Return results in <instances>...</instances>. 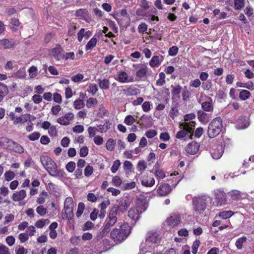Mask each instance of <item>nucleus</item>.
Instances as JSON below:
<instances>
[{
	"mask_svg": "<svg viewBox=\"0 0 254 254\" xmlns=\"http://www.w3.org/2000/svg\"><path fill=\"white\" fill-rule=\"evenodd\" d=\"M137 69L135 73L137 80H144L147 74L148 68L145 64H140L137 65Z\"/></svg>",
	"mask_w": 254,
	"mask_h": 254,
	"instance_id": "nucleus-14",
	"label": "nucleus"
},
{
	"mask_svg": "<svg viewBox=\"0 0 254 254\" xmlns=\"http://www.w3.org/2000/svg\"><path fill=\"white\" fill-rule=\"evenodd\" d=\"M165 74L161 72L159 74V78L156 81V85L159 86H161L164 85L166 83L165 81Z\"/></svg>",
	"mask_w": 254,
	"mask_h": 254,
	"instance_id": "nucleus-36",
	"label": "nucleus"
},
{
	"mask_svg": "<svg viewBox=\"0 0 254 254\" xmlns=\"http://www.w3.org/2000/svg\"><path fill=\"white\" fill-rule=\"evenodd\" d=\"M234 214V213L232 211H224L219 214V216L223 219H226L230 218Z\"/></svg>",
	"mask_w": 254,
	"mask_h": 254,
	"instance_id": "nucleus-42",
	"label": "nucleus"
},
{
	"mask_svg": "<svg viewBox=\"0 0 254 254\" xmlns=\"http://www.w3.org/2000/svg\"><path fill=\"white\" fill-rule=\"evenodd\" d=\"M85 106L84 101L81 99L76 100L73 103V107L76 110L83 108Z\"/></svg>",
	"mask_w": 254,
	"mask_h": 254,
	"instance_id": "nucleus-43",
	"label": "nucleus"
},
{
	"mask_svg": "<svg viewBox=\"0 0 254 254\" xmlns=\"http://www.w3.org/2000/svg\"><path fill=\"white\" fill-rule=\"evenodd\" d=\"M50 220L48 219H40L38 220L36 223L35 226L36 227L38 228H42L44 227L46 224H49L50 223Z\"/></svg>",
	"mask_w": 254,
	"mask_h": 254,
	"instance_id": "nucleus-41",
	"label": "nucleus"
},
{
	"mask_svg": "<svg viewBox=\"0 0 254 254\" xmlns=\"http://www.w3.org/2000/svg\"><path fill=\"white\" fill-rule=\"evenodd\" d=\"M229 194L233 200H238L241 197V192L238 190H231L229 192Z\"/></svg>",
	"mask_w": 254,
	"mask_h": 254,
	"instance_id": "nucleus-39",
	"label": "nucleus"
},
{
	"mask_svg": "<svg viewBox=\"0 0 254 254\" xmlns=\"http://www.w3.org/2000/svg\"><path fill=\"white\" fill-rule=\"evenodd\" d=\"M0 140H1V146L4 147L5 148H6L8 149H9L11 148V147H10V145L12 144V142L13 141L10 139H8L7 138H5V137L0 138Z\"/></svg>",
	"mask_w": 254,
	"mask_h": 254,
	"instance_id": "nucleus-32",
	"label": "nucleus"
},
{
	"mask_svg": "<svg viewBox=\"0 0 254 254\" xmlns=\"http://www.w3.org/2000/svg\"><path fill=\"white\" fill-rule=\"evenodd\" d=\"M110 215L111 213H110L109 214V218L110 219V221L106 224L104 228L102 231V233L104 235L108 234L110 231V228L111 227V223L110 222V221L111 220V217Z\"/></svg>",
	"mask_w": 254,
	"mask_h": 254,
	"instance_id": "nucleus-50",
	"label": "nucleus"
},
{
	"mask_svg": "<svg viewBox=\"0 0 254 254\" xmlns=\"http://www.w3.org/2000/svg\"><path fill=\"white\" fill-rule=\"evenodd\" d=\"M49 55L58 61L64 57L63 50L60 45H57L55 48L51 49L49 51Z\"/></svg>",
	"mask_w": 254,
	"mask_h": 254,
	"instance_id": "nucleus-16",
	"label": "nucleus"
},
{
	"mask_svg": "<svg viewBox=\"0 0 254 254\" xmlns=\"http://www.w3.org/2000/svg\"><path fill=\"white\" fill-rule=\"evenodd\" d=\"M30 115L28 114L23 115L21 117H16L13 122V124L16 125L20 123H24L30 120Z\"/></svg>",
	"mask_w": 254,
	"mask_h": 254,
	"instance_id": "nucleus-29",
	"label": "nucleus"
},
{
	"mask_svg": "<svg viewBox=\"0 0 254 254\" xmlns=\"http://www.w3.org/2000/svg\"><path fill=\"white\" fill-rule=\"evenodd\" d=\"M15 254H26L27 252L22 246H18L15 248Z\"/></svg>",
	"mask_w": 254,
	"mask_h": 254,
	"instance_id": "nucleus-64",
	"label": "nucleus"
},
{
	"mask_svg": "<svg viewBox=\"0 0 254 254\" xmlns=\"http://www.w3.org/2000/svg\"><path fill=\"white\" fill-rule=\"evenodd\" d=\"M181 215L177 213H173L168 217L165 223L169 226L174 227L177 226L181 222Z\"/></svg>",
	"mask_w": 254,
	"mask_h": 254,
	"instance_id": "nucleus-12",
	"label": "nucleus"
},
{
	"mask_svg": "<svg viewBox=\"0 0 254 254\" xmlns=\"http://www.w3.org/2000/svg\"><path fill=\"white\" fill-rule=\"evenodd\" d=\"M14 173L11 171H6L4 174L5 180L7 182L12 180L14 178Z\"/></svg>",
	"mask_w": 254,
	"mask_h": 254,
	"instance_id": "nucleus-51",
	"label": "nucleus"
},
{
	"mask_svg": "<svg viewBox=\"0 0 254 254\" xmlns=\"http://www.w3.org/2000/svg\"><path fill=\"white\" fill-rule=\"evenodd\" d=\"M36 232V229L35 226L30 225V226H28L25 233L27 234L29 236H33Z\"/></svg>",
	"mask_w": 254,
	"mask_h": 254,
	"instance_id": "nucleus-58",
	"label": "nucleus"
},
{
	"mask_svg": "<svg viewBox=\"0 0 254 254\" xmlns=\"http://www.w3.org/2000/svg\"><path fill=\"white\" fill-rule=\"evenodd\" d=\"M245 14L250 18L254 14V9L250 5H248L244 9Z\"/></svg>",
	"mask_w": 254,
	"mask_h": 254,
	"instance_id": "nucleus-56",
	"label": "nucleus"
},
{
	"mask_svg": "<svg viewBox=\"0 0 254 254\" xmlns=\"http://www.w3.org/2000/svg\"><path fill=\"white\" fill-rule=\"evenodd\" d=\"M97 104V100L96 98H90L87 99L86 106L88 108L94 107Z\"/></svg>",
	"mask_w": 254,
	"mask_h": 254,
	"instance_id": "nucleus-46",
	"label": "nucleus"
},
{
	"mask_svg": "<svg viewBox=\"0 0 254 254\" xmlns=\"http://www.w3.org/2000/svg\"><path fill=\"white\" fill-rule=\"evenodd\" d=\"M9 149L13 150L14 152L21 154L24 152L23 147L20 145L18 143L13 141L12 144L10 145Z\"/></svg>",
	"mask_w": 254,
	"mask_h": 254,
	"instance_id": "nucleus-27",
	"label": "nucleus"
},
{
	"mask_svg": "<svg viewBox=\"0 0 254 254\" xmlns=\"http://www.w3.org/2000/svg\"><path fill=\"white\" fill-rule=\"evenodd\" d=\"M243 167L247 169H254V156H251L248 159L244 160Z\"/></svg>",
	"mask_w": 254,
	"mask_h": 254,
	"instance_id": "nucleus-26",
	"label": "nucleus"
},
{
	"mask_svg": "<svg viewBox=\"0 0 254 254\" xmlns=\"http://www.w3.org/2000/svg\"><path fill=\"white\" fill-rule=\"evenodd\" d=\"M195 118V115L193 114H189L185 115L184 117V122H193V120H194Z\"/></svg>",
	"mask_w": 254,
	"mask_h": 254,
	"instance_id": "nucleus-59",
	"label": "nucleus"
},
{
	"mask_svg": "<svg viewBox=\"0 0 254 254\" xmlns=\"http://www.w3.org/2000/svg\"><path fill=\"white\" fill-rule=\"evenodd\" d=\"M62 108L61 106L59 105H57L52 107L51 112L53 115L56 116L59 114Z\"/></svg>",
	"mask_w": 254,
	"mask_h": 254,
	"instance_id": "nucleus-63",
	"label": "nucleus"
},
{
	"mask_svg": "<svg viewBox=\"0 0 254 254\" xmlns=\"http://www.w3.org/2000/svg\"><path fill=\"white\" fill-rule=\"evenodd\" d=\"M198 119L200 122L205 123L208 121V116L206 113L203 111H199L198 112Z\"/></svg>",
	"mask_w": 254,
	"mask_h": 254,
	"instance_id": "nucleus-38",
	"label": "nucleus"
},
{
	"mask_svg": "<svg viewBox=\"0 0 254 254\" xmlns=\"http://www.w3.org/2000/svg\"><path fill=\"white\" fill-rule=\"evenodd\" d=\"M146 209L145 203L142 201H138L135 205L129 210L128 216L133 221V223H135L139 219L140 214L143 213Z\"/></svg>",
	"mask_w": 254,
	"mask_h": 254,
	"instance_id": "nucleus-6",
	"label": "nucleus"
},
{
	"mask_svg": "<svg viewBox=\"0 0 254 254\" xmlns=\"http://www.w3.org/2000/svg\"><path fill=\"white\" fill-rule=\"evenodd\" d=\"M217 205L222 206L227 203V198L226 193L222 190H217L213 191Z\"/></svg>",
	"mask_w": 254,
	"mask_h": 254,
	"instance_id": "nucleus-11",
	"label": "nucleus"
},
{
	"mask_svg": "<svg viewBox=\"0 0 254 254\" xmlns=\"http://www.w3.org/2000/svg\"><path fill=\"white\" fill-rule=\"evenodd\" d=\"M141 183L145 187H151L155 184V180L152 177L143 178L141 181Z\"/></svg>",
	"mask_w": 254,
	"mask_h": 254,
	"instance_id": "nucleus-28",
	"label": "nucleus"
},
{
	"mask_svg": "<svg viewBox=\"0 0 254 254\" xmlns=\"http://www.w3.org/2000/svg\"><path fill=\"white\" fill-rule=\"evenodd\" d=\"M199 145L196 142L192 141L188 144L186 147V152L190 154H195L199 150Z\"/></svg>",
	"mask_w": 254,
	"mask_h": 254,
	"instance_id": "nucleus-18",
	"label": "nucleus"
},
{
	"mask_svg": "<svg viewBox=\"0 0 254 254\" xmlns=\"http://www.w3.org/2000/svg\"><path fill=\"white\" fill-rule=\"evenodd\" d=\"M40 160L44 168L51 176L54 177H64V172L58 169L56 163L51 158L47 156H42Z\"/></svg>",
	"mask_w": 254,
	"mask_h": 254,
	"instance_id": "nucleus-2",
	"label": "nucleus"
},
{
	"mask_svg": "<svg viewBox=\"0 0 254 254\" xmlns=\"http://www.w3.org/2000/svg\"><path fill=\"white\" fill-rule=\"evenodd\" d=\"M85 208L84 204L83 202H79L78 205L77 211L76 213L77 217L79 218L82 215Z\"/></svg>",
	"mask_w": 254,
	"mask_h": 254,
	"instance_id": "nucleus-52",
	"label": "nucleus"
},
{
	"mask_svg": "<svg viewBox=\"0 0 254 254\" xmlns=\"http://www.w3.org/2000/svg\"><path fill=\"white\" fill-rule=\"evenodd\" d=\"M171 189L170 186L167 184H164L160 186L158 189L157 192L160 195H167L171 191Z\"/></svg>",
	"mask_w": 254,
	"mask_h": 254,
	"instance_id": "nucleus-22",
	"label": "nucleus"
},
{
	"mask_svg": "<svg viewBox=\"0 0 254 254\" xmlns=\"http://www.w3.org/2000/svg\"><path fill=\"white\" fill-rule=\"evenodd\" d=\"M121 166V162L119 160H116L112 165V173H115Z\"/></svg>",
	"mask_w": 254,
	"mask_h": 254,
	"instance_id": "nucleus-61",
	"label": "nucleus"
},
{
	"mask_svg": "<svg viewBox=\"0 0 254 254\" xmlns=\"http://www.w3.org/2000/svg\"><path fill=\"white\" fill-rule=\"evenodd\" d=\"M212 198L208 195H204L193 199V208L196 214H201L205 209L207 203L211 202Z\"/></svg>",
	"mask_w": 254,
	"mask_h": 254,
	"instance_id": "nucleus-4",
	"label": "nucleus"
},
{
	"mask_svg": "<svg viewBox=\"0 0 254 254\" xmlns=\"http://www.w3.org/2000/svg\"><path fill=\"white\" fill-rule=\"evenodd\" d=\"M27 195L26 192L24 190L16 191L12 194V199L15 202H19L21 205H25L26 201L24 200Z\"/></svg>",
	"mask_w": 254,
	"mask_h": 254,
	"instance_id": "nucleus-10",
	"label": "nucleus"
},
{
	"mask_svg": "<svg viewBox=\"0 0 254 254\" xmlns=\"http://www.w3.org/2000/svg\"><path fill=\"white\" fill-rule=\"evenodd\" d=\"M8 93V89L6 85L0 83V102L2 101L4 97Z\"/></svg>",
	"mask_w": 254,
	"mask_h": 254,
	"instance_id": "nucleus-30",
	"label": "nucleus"
},
{
	"mask_svg": "<svg viewBox=\"0 0 254 254\" xmlns=\"http://www.w3.org/2000/svg\"><path fill=\"white\" fill-rule=\"evenodd\" d=\"M247 237L243 236L238 238L235 243V246L238 250H241L243 248L244 244L246 242Z\"/></svg>",
	"mask_w": 254,
	"mask_h": 254,
	"instance_id": "nucleus-34",
	"label": "nucleus"
},
{
	"mask_svg": "<svg viewBox=\"0 0 254 254\" xmlns=\"http://www.w3.org/2000/svg\"><path fill=\"white\" fill-rule=\"evenodd\" d=\"M123 168L127 177L133 172V165L129 161L126 160L124 162Z\"/></svg>",
	"mask_w": 254,
	"mask_h": 254,
	"instance_id": "nucleus-25",
	"label": "nucleus"
},
{
	"mask_svg": "<svg viewBox=\"0 0 254 254\" xmlns=\"http://www.w3.org/2000/svg\"><path fill=\"white\" fill-rule=\"evenodd\" d=\"M147 168L146 163L145 161H139L137 165V170L140 173H142Z\"/></svg>",
	"mask_w": 254,
	"mask_h": 254,
	"instance_id": "nucleus-45",
	"label": "nucleus"
},
{
	"mask_svg": "<svg viewBox=\"0 0 254 254\" xmlns=\"http://www.w3.org/2000/svg\"><path fill=\"white\" fill-rule=\"evenodd\" d=\"M135 121V120L133 116L128 115L125 118L124 123L128 126H130L134 123Z\"/></svg>",
	"mask_w": 254,
	"mask_h": 254,
	"instance_id": "nucleus-54",
	"label": "nucleus"
},
{
	"mask_svg": "<svg viewBox=\"0 0 254 254\" xmlns=\"http://www.w3.org/2000/svg\"><path fill=\"white\" fill-rule=\"evenodd\" d=\"M159 234L156 231H151L147 233L145 240V248L149 250L155 247L160 241Z\"/></svg>",
	"mask_w": 254,
	"mask_h": 254,
	"instance_id": "nucleus-7",
	"label": "nucleus"
},
{
	"mask_svg": "<svg viewBox=\"0 0 254 254\" xmlns=\"http://www.w3.org/2000/svg\"><path fill=\"white\" fill-rule=\"evenodd\" d=\"M11 28L13 32L17 30V27L20 25L19 20L16 18H12L10 22Z\"/></svg>",
	"mask_w": 254,
	"mask_h": 254,
	"instance_id": "nucleus-40",
	"label": "nucleus"
},
{
	"mask_svg": "<svg viewBox=\"0 0 254 254\" xmlns=\"http://www.w3.org/2000/svg\"><path fill=\"white\" fill-rule=\"evenodd\" d=\"M163 60L162 56H153L149 62V65L153 68L157 67L161 64Z\"/></svg>",
	"mask_w": 254,
	"mask_h": 254,
	"instance_id": "nucleus-20",
	"label": "nucleus"
},
{
	"mask_svg": "<svg viewBox=\"0 0 254 254\" xmlns=\"http://www.w3.org/2000/svg\"><path fill=\"white\" fill-rule=\"evenodd\" d=\"M251 93L247 90H242L240 94L239 97L242 100H246L250 98Z\"/></svg>",
	"mask_w": 254,
	"mask_h": 254,
	"instance_id": "nucleus-44",
	"label": "nucleus"
},
{
	"mask_svg": "<svg viewBox=\"0 0 254 254\" xmlns=\"http://www.w3.org/2000/svg\"><path fill=\"white\" fill-rule=\"evenodd\" d=\"M74 202L71 197H67L64 202V207L62 211L63 219H70L73 216Z\"/></svg>",
	"mask_w": 254,
	"mask_h": 254,
	"instance_id": "nucleus-8",
	"label": "nucleus"
},
{
	"mask_svg": "<svg viewBox=\"0 0 254 254\" xmlns=\"http://www.w3.org/2000/svg\"><path fill=\"white\" fill-rule=\"evenodd\" d=\"M116 78L122 83H128L134 81V77L132 76L128 75L127 73L125 71L119 72Z\"/></svg>",
	"mask_w": 254,
	"mask_h": 254,
	"instance_id": "nucleus-17",
	"label": "nucleus"
},
{
	"mask_svg": "<svg viewBox=\"0 0 254 254\" xmlns=\"http://www.w3.org/2000/svg\"><path fill=\"white\" fill-rule=\"evenodd\" d=\"M74 115L72 112H68L59 118L57 122L61 125L68 126L73 121Z\"/></svg>",
	"mask_w": 254,
	"mask_h": 254,
	"instance_id": "nucleus-15",
	"label": "nucleus"
},
{
	"mask_svg": "<svg viewBox=\"0 0 254 254\" xmlns=\"http://www.w3.org/2000/svg\"><path fill=\"white\" fill-rule=\"evenodd\" d=\"M222 120L220 117L214 118L209 124L208 128V135L210 138L217 136L222 130Z\"/></svg>",
	"mask_w": 254,
	"mask_h": 254,
	"instance_id": "nucleus-5",
	"label": "nucleus"
},
{
	"mask_svg": "<svg viewBox=\"0 0 254 254\" xmlns=\"http://www.w3.org/2000/svg\"><path fill=\"white\" fill-rule=\"evenodd\" d=\"M41 134L39 132H34L27 136V138L31 141H35L38 140Z\"/></svg>",
	"mask_w": 254,
	"mask_h": 254,
	"instance_id": "nucleus-55",
	"label": "nucleus"
},
{
	"mask_svg": "<svg viewBox=\"0 0 254 254\" xmlns=\"http://www.w3.org/2000/svg\"><path fill=\"white\" fill-rule=\"evenodd\" d=\"M201 107L203 111L212 112L213 110V101L211 98L206 97V100L201 103Z\"/></svg>",
	"mask_w": 254,
	"mask_h": 254,
	"instance_id": "nucleus-19",
	"label": "nucleus"
},
{
	"mask_svg": "<svg viewBox=\"0 0 254 254\" xmlns=\"http://www.w3.org/2000/svg\"><path fill=\"white\" fill-rule=\"evenodd\" d=\"M36 211L41 216H44L47 212V209L43 205L38 206L36 208Z\"/></svg>",
	"mask_w": 254,
	"mask_h": 254,
	"instance_id": "nucleus-53",
	"label": "nucleus"
},
{
	"mask_svg": "<svg viewBox=\"0 0 254 254\" xmlns=\"http://www.w3.org/2000/svg\"><path fill=\"white\" fill-rule=\"evenodd\" d=\"M112 16L117 20L118 23L123 27L127 26L130 22L129 17L126 9H123Z\"/></svg>",
	"mask_w": 254,
	"mask_h": 254,
	"instance_id": "nucleus-9",
	"label": "nucleus"
},
{
	"mask_svg": "<svg viewBox=\"0 0 254 254\" xmlns=\"http://www.w3.org/2000/svg\"><path fill=\"white\" fill-rule=\"evenodd\" d=\"M151 104L149 101H146L143 103L142 105V110L144 112H148L151 109Z\"/></svg>",
	"mask_w": 254,
	"mask_h": 254,
	"instance_id": "nucleus-60",
	"label": "nucleus"
},
{
	"mask_svg": "<svg viewBox=\"0 0 254 254\" xmlns=\"http://www.w3.org/2000/svg\"><path fill=\"white\" fill-rule=\"evenodd\" d=\"M195 124V122L180 123L179 127L181 130L176 133V137L178 139L184 137L191 138Z\"/></svg>",
	"mask_w": 254,
	"mask_h": 254,
	"instance_id": "nucleus-3",
	"label": "nucleus"
},
{
	"mask_svg": "<svg viewBox=\"0 0 254 254\" xmlns=\"http://www.w3.org/2000/svg\"><path fill=\"white\" fill-rule=\"evenodd\" d=\"M93 172V167L92 166L88 165L85 167V168L84 169V174L85 176L88 177H89L90 176H91Z\"/></svg>",
	"mask_w": 254,
	"mask_h": 254,
	"instance_id": "nucleus-57",
	"label": "nucleus"
},
{
	"mask_svg": "<svg viewBox=\"0 0 254 254\" xmlns=\"http://www.w3.org/2000/svg\"><path fill=\"white\" fill-rule=\"evenodd\" d=\"M15 45V41L13 39H3L0 40V47L3 49H10Z\"/></svg>",
	"mask_w": 254,
	"mask_h": 254,
	"instance_id": "nucleus-21",
	"label": "nucleus"
},
{
	"mask_svg": "<svg viewBox=\"0 0 254 254\" xmlns=\"http://www.w3.org/2000/svg\"><path fill=\"white\" fill-rule=\"evenodd\" d=\"M38 69L36 66H32L28 69L29 75L30 78H34L38 75Z\"/></svg>",
	"mask_w": 254,
	"mask_h": 254,
	"instance_id": "nucleus-48",
	"label": "nucleus"
},
{
	"mask_svg": "<svg viewBox=\"0 0 254 254\" xmlns=\"http://www.w3.org/2000/svg\"><path fill=\"white\" fill-rule=\"evenodd\" d=\"M98 90V87L97 85L95 84H90L89 85V88L87 89V91L90 93H91L92 95H94L95 94V93Z\"/></svg>",
	"mask_w": 254,
	"mask_h": 254,
	"instance_id": "nucleus-62",
	"label": "nucleus"
},
{
	"mask_svg": "<svg viewBox=\"0 0 254 254\" xmlns=\"http://www.w3.org/2000/svg\"><path fill=\"white\" fill-rule=\"evenodd\" d=\"M15 75L18 78L22 79L25 78L26 76L25 68L24 67L20 68L15 73Z\"/></svg>",
	"mask_w": 254,
	"mask_h": 254,
	"instance_id": "nucleus-47",
	"label": "nucleus"
},
{
	"mask_svg": "<svg viewBox=\"0 0 254 254\" xmlns=\"http://www.w3.org/2000/svg\"><path fill=\"white\" fill-rule=\"evenodd\" d=\"M223 144L213 145L210 151L212 157L214 159H218L222 156L224 152V146Z\"/></svg>",
	"mask_w": 254,
	"mask_h": 254,
	"instance_id": "nucleus-13",
	"label": "nucleus"
},
{
	"mask_svg": "<svg viewBox=\"0 0 254 254\" xmlns=\"http://www.w3.org/2000/svg\"><path fill=\"white\" fill-rule=\"evenodd\" d=\"M170 178L169 180L172 181V186L177 185L182 180V176L178 172H175L170 175Z\"/></svg>",
	"mask_w": 254,
	"mask_h": 254,
	"instance_id": "nucleus-24",
	"label": "nucleus"
},
{
	"mask_svg": "<svg viewBox=\"0 0 254 254\" xmlns=\"http://www.w3.org/2000/svg\"><path fill=\"white\" fill-rule=\"evenodd\" d=\"M127 207L126 200L122 198L120 200L119 204H115L112 207V223H114L112 226H114L112 230V240L116 242V244L124 241L130 233V227L120 219Z\"/></svg>",
	"mask_w": 254,
	"mask_h": 254,
	"instance_id": "nucleus-1",
	"label": "nucleus"
},
{
	"mask_svg": "<svg viewBox=\"0 0 254 254\" xmlns=\"http://www.w3.org/2000/svg\"><path fill=\"white\" fill-rule=\"evenodd\" d=\"M76 167V164L73 161L69 162L65 166L66 170L69 173H72Z\"/></svg>",
	"mask_w": 254,
	"mask_h": 254,
	"instance_id": "nucleus-49",
	"label": "nucleus"
},
{
	"mask_svg": "<svg viewBox=\"0 0 254 254\" xmlns=\"http://www.w3.org/2000/svg\"><path fill=\"white\" fill-rule=\"evenodd\" d=\"M97 40L96 38H92L90 41L87 43L85 46L86 51L91 50L93 49L96 45Z\"/></svg>",
	"mask_w": 254,
	"mask_h": 254,
	"instance_id": "nucleus-33",
	"label": "nucleus"
},
{
	"mask_svg": "<svg viewBox=\"0 0 254 254\" xmlns=\"http://www.w3.org/2000/svg\"><path fill=\"white\" fill-rule=\"evenodd\" d=\"M88 11L86 9H79L76 10L75 15L80 18L86 19Z\"/></svg>",
	"mask_w": 254,
	"mask_h": 254,
	"instance_id": "nucleus-37",
	"label": "nucleus"
},
{
	"mask_svg": "<svg viewBox=\"0 0 254 254\" xmlns=\"http://www.w3.org/2000/svg\"><path fill=\"white\" fill-rule=\"evenodd\" d=\"M236 85L239 87H242L247 88L249 90H252L254 89V85L252 81H249L247 83H243L242 82H237Z\"/></svg>",
	"mask_w": 254,
	"mask_h": 254,
	"instance_id": "nucleus-31",
	"label": "nucleus"
},
{
	"mask_svg": "<svg viewBox=\"0 0 254 254\" xmlns=\"http://www.w3.org/2000/svg\"><path fill=\"white\" fill-rule=\"evenodd\" d=\"M249 126V123L247 121L246 117H241L237 124L236 127L238 129H245L247 128Z\"/></svg>",
	"mask_w": 254,
	"mask_h": 254,
	"instance_id": "nucleus-23",
	"label": "nucleus"
},
{
	"mask_svg": "<svg viewBox=\"0 0 254 254\" xmlns=\"http://www.w3.org/2000/svg\"><path fill=\"white\" fill-rule=\"evenodd\" d=\"M245 5V0H234V7L236 10H240Z\"/></svg>",
	"mask_w": 254,
	"mask_h": 254,
	"instance_id": "nucleus-35",
	"label": "nucleus"
}]
</instances>
